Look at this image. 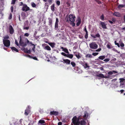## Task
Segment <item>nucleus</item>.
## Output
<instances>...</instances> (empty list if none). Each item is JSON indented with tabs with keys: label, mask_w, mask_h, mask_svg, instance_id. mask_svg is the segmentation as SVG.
Wrapping results in <instances>:
<instances>
[{
	"label": "nucleus",
	"mask_w": 125,
	"mask_h": 125,
	"mask_svg": "<svg viewBox=\"0 0 125 125\" xmlns=\"http://www.w3.org/2000/svg\"><path fill=\"white\" fill-rule=\"evenodd\" d=\"M112 50L115 52L118 53H119L120 52H118L117 50H116L115 48H113L112 49Z\"/></svg>",
	"instance_id": "obj_47"
},
{
	"label": "nucleus",
	"mask_w": 125,
	"mask_h": 125,
	"mask_svg": "<svg viewBox=\"0 0 125 125\" xmlns=\"http://www.w3.org/2000/svg\"><path fill=\"white\" fill-rule=\"evenodd\" d=\"M44 49L48 51H50L51 50L50 47L48 45L45 47Z\"/></svg>",
	"instance_id": "obj_26"
},
{
	"label": "nucleus",
	"mask_w": 125,
	"mask_h": 125,
	"mask_svg": "<svg viewBox=\"0 0 125 125\" xmlns=\"http://www.w3.org/2000/svg\"><path fill=\"white\" fill-rule=\"evenodd\" d=\"M52 23V20L51 19H49V23L50 25H51Z\"/></svg>",
	"instance_id": "obj_36"
},
{
	"label": "nucleus",
	"mask_w": 125,
	"mask_h": 125,
	"mask_svg": "<svg viewBox=\"0 0 125 125\" xmlns=\"http://www.w3.org/2000/svg\"><path fill=\"white\" fill-rule=\"evenodd\" d=\"M30 111L29 109H26L25 110L24 115H28L30 113Z\"/></svg>",
	"instance_id": "obj_17"
},
{
	"label": "nucleus",
	"mask_w": 125,
	"mask_h": 125,
	"mask_svg": "<svg viewBox=\"0 0 125 125\" xmlns=\"http://www.w3.org/2000/svg\"><path fill=\"white\" fill-rule=\"evenodd\" d=\"M35 46H33L32 48V50L34 52H35Z\"/></svg>",
	"instance_id": "obj_61"
},
{
	"label": "nucleus",
	"mask_w": 125,
	"mask_h": 125,
	"mask_svg": "<svg viewBox=\"0 0 125 125\" xmlns=\"http://www.w3.org/2000/svg\"><path fill=\"white\" fill-rule=\"evenodd\" d=\"M29 27H24L23 28V29L28 30L29 29Z\"/></svg>",
	"instance_id": "obj_56"
},
{
	"label": "nucleus",
	"mask_w": 125,
	"mask_h": 125,
	"mask_svg": "<svg viewBox=\"0 0 125 125\" xmlns=\"http://www.w3.org/2000/svg\"><path fill=\"white\" fill-rule=\"evenodd\" d=\"M58 112L54 111H51L50 112V115H54L55 116L58 115Z\"/></svg>",
	"instance_id": "obj_11"
},
{
	"label": "nucleus",
	"mask_w": 125,
	"mask_h": 125,
	"mask_svg": "<svg viewBox=\"0 0 125 125\" xmlns=\"http://www.w3.org/2000/svg\"><path fill=\"white\" fill-rule=\"evenodd\" d=\"M82 119L81 116H79L77 118L76 116H74L73 118L72 121L74 125H80V120Z\"/></svg>",
	"instance_id": "obj_1"
},
{
	"label": "nucleus",
	"mask_w": 125,
	"mask_h": 125,
	"mask_svg": "<svg viewBox=\"0 0 125 125\" xmlns=\"http://www.w3.org/2000/svg\"><path fill=\"white\" fill-rule=\"evenodd\" d=\"M71 64L72 65L73 67H75L76 63L72 61L71 63Z\"/></svg>",
	"instance_id": "obj_29"
},
{
	"label": "nucleus",
	"mask_w": 125,
	"mask_h": 125,
	"mask_svg": "<svg viewBox=\"0 0 125 125\" xmlns=\"http://www.w3.org/2000/svg\"><path fill=\"white\" fill-rule=\"evenodd\" d=\"M63 60L64 62V63H65L67 64H70L71 61L70 60L68 59H63Z\"/></svg>",
	"instance_id": "obj_13"
},
{
	"label": "nucleus",
	"mask_w": 125,
	"mask_h": 125,
	"mask_svg": "<svg viewBox=\"0 0 125 125\" xmlns=\"http://www.w3.org/2000/svg\"><path fill=\"white\" fill-rule=\"evenodd\" d=\"M3 43L4 45L6 47H9L10 45V42L9 40L3 39Z\"/></svg>",
	"instance_id": "obj_3"
},
{
	"label": "nucleus",
	"mask_w": 125,
	"mask_h": 125,
	"mask_svg": "<svg viewBox=\"0 0 125 125\" xmlns=\"http://www.w3.org/2000/svg\"><path fill=\"white\" fill-rule=\"evenodd\" d=\"M12 18V15L11 13H10V14L9 17V19L10 20Z\"/></svg>",
	"instance_id": "obj_50"
},
{
	"label": "nucleus",
	"mask_w": 125,
	"mask_h": 125,
	"mask_svg": "<svg viewBox=\"0 0 125 125\" xmlns=\"http://www.w3.org/2000/svg\"><path fill=\"white\" fill-rule=\"evenodd\" d=\"M105 58V56L104 55L101 56H99L97 59V60H99V59H100L102 60H103Z\"/></svg>",
	"instance_id": "obj_21"
},
{
	"label": "nucleus",
	"mask_w": 125,
	"mask_h": 125,
	"mask_svg": "<svg viewBox=\"0 0 125 125\" xmlns=\"http://www.w3.org/2000/svg\"><path fill=\"white\" fill-rule=\"evenodd\" d=\"M51 10L53 11H54L55 10L54 4H53L51 7Z\"/></svg>",
	"instance_id": "obj_27"
},
{
	"label": "nucleus",
	"mask_w": 125,
	"mask_h": 125,
	"mask_svg": "<svg viewBox=\"0 0 125 125\" xmlns=\"http://www.w3.org/2000/svg\"><path fill=\"white\" fill-rule=\"evenodd\" d=\"M45 123V122L44 120H40L39 121V123L42 124Z\"/></svg>",
	"instance_id": "obj_28"
},
{
	"label": "nucleus",
	"mask_w": 125,
	"mask_h": 125,
	"mask_svg": "<svg viewBox=\"0 0 125 125\" xmlns=\"http://www.w3.org/2000/svg\"><path fill=\"white\" fill-rule=\"evenodd\" d=\"M68 18L69 21L71 22H73L75 21V19L76 17L74 15H73L72 14H70L69 15Z\"/></svg>",
	"instance_id": "obj_6"
},
{
	"label": "nucleus",
	"mask_w": 125,
	"mask_h": 125,
	"mask_svg": "<svg viewBox=\"0 0 125 125\" xmlns=\"http://www.w3.org/2000/svg\"><path fill=\"white\" fill-rule=\"evenodd\" d=\"M61 54L62 55H63V56H65L66 57L67 54H65L64 52H62L61 53Z\"/></svg>",
	"instance_id": "obj_46"
},
{
	"label": "nucleus",
	"mask_w": 125,
	"mask_h": 125,
	"mask_svg": "<svg viewBox=\"0 0 125 125\" xmlns=\"http://www.w3.org/2000/svg\"><path fill=\"white\" fill-rule=\"evenodd\" d=\"M119 83L120 84L119 87L121 88H125V79L120 78L119 79Z\"/></svg>",
	"instance_id": "obj_2"
},
{
	"label": "nucleus",
	"mask_w": 125,
	"mask_h": 125,
	"mask_svg": "<svg viewBox=\"0 0 125 125\" xmlns=\"http://www.w3.org/2000/svg\"><path fill=\"white\" fill-rule=\"evenodd\" d=\"M62 123L61 122H59L58 123V125H62Z\"/></svg>",
	"instance_id": "obj_63"
},
{
	"label": "nucleus",
	"mask_w": 125,
	"mask_h": 125,
	"mask_svg": "<svg viewBox=\"0 0 125 125\" xmlns=\"http://www.w3.org/2000/svg\"><path fill=\"white\" fill-rule=\"evenodd\" d=\"M48 2L50 4H51L52 3V0H48Z\"/></svg>",
	"instance_id": "obj_51"
},
{
	"label": "nucleus",
	"mask_w": 125,
	"mask_h": 125,
	"mask_svg": "<svg viewBox=\"0 0 125 125\" xmlns=\"http://www.w3.org/2000/svg\"><path fill=\"white\" fill-rule=\"evenodd\" d=\"M113 15L116 17H121V14L118 12H115L113 14Z\"/></svg>",
	"instance_id": "obj_14"
},
{
	"label": "nucleus",
	"mask_w": 125,
	"mask_h": 125,
	"mask_svg": "<svg viewBox=\"0 0 125 125\" xmlns=\"http://www.w3.org/2000/svg\"><path fill=\"white\" fill-rule=\"evenodd\" d=\"M112 21L113 22H115L116 21V19L115 18H112Z\"/></svg>",
	"instance_id": "obj_58"
},
{
	"label": "nucleus",
	"mask_w": 125,
	"mask_h": 125,
	"mask_svg": "<svg viewBox=\"0 0 125 125\" xmlns=\"http://www.w3.org/2000/svg\"><path fill=\"white\" fill-rule=\"evenodd\" d=\"M63 51H64L66 53H67L69 54V53L68 49L66 48H64Z\"/></svg>",
	"instance_id": "obj_31"
},
{
	"label": "nucleus",
	"mask_w": 125,
	"mask_h": 125,
	"mask_svg": "<svg viewBox=\"0 0 125 125\" xmlns=\"http://www.w3.org/2000/svg\"><path fill=\"white\" fill-rule=\"evenodd\" d=\"M21 10L22 11L25 12H26L29 10H30V11H31L32 10L31 9H30L29 7L26 4L24 5L23 6Z\"/></svg>",
	"instance_id": "obj_5"
},
{
	"label": "nucleus",
	"mask_w": 125,
	"mask_h": 125,
	"mask_svg": "<svg viewBox=\"0 0 125 125\" xmlns=\"http://www.w3.org/2000/svg\"><path fill=\"white\" fill-rule=\"evenodd\" d=\"M80 125H85L86 124V122L84 119H83L82 120L80 121Z\"/></svg>",
	"instance_id": "obj_16"
},
{
	"label": "nucleus",
	"mask_w": 125,
	"mask_h": 125,
	"mask_svg": "<svg viewBox=\"0 0 125 125\" xmlns=\"http://www.w3.org/2000/svg\"><path fill=\"white\" fill-rule=\"evenodd\" d=\"M56 4L58 6H59L60 5V2L59 0H57L56 2Z\"/></svg>",
	"instance_id": "obj_38"
},
{
	"label": "nucleus",
	"mask_w": 125,
	"mask_h": 125,
	"mask_svg": "<svg viewBox=\"0 0 125 125\" xmlns=\"http://www.w3.org/2000/svg\"><path fill=\"white\" fill-rule=\"evenodd\" d=\"M25 52L29 54H30L31 53V52L30 50H28L27 51Z\"/></svg>",
	"instance_id": "obj_62"
},
{
	"label": "nucleus",
	"mask_w": 125,
	"mask_h": 125,
	"mask_svg": "<svg viewBox=\"0 0 125 125\" xmlns=\"http://www.w3.org/2000/svg\"><path fill=\"white\" fill-rule=\"evenodd\" d=\"M101 50V48H99L96 50L95 51L96 52H100Z\"/></svg>",
	"instance_id": "obj_60"
},
{
	"label": "nucleus",
	"mask_w": 125,
	"mask_h": 125,
	"mask_svg": "<svg viewBox=\"0 0 125 125\" xmlns=\"http://www.w3.org/2000/svg\"><path fill=\"white\" fill-rule=\"evenodd\" d=\"M9 36H6L4 38V39H9Z\"/></svg>",
	"instance_id": "obj_53"
},
{
	"label": "nucleus",
	"mask_w": 125,
	"mask_h": 125,
	"mask_svg": "<svg viewBox=\"0 0 125 125\" xmlns=\"http://www.w3.org/2000/svg\"><path fill=\"white\" fill-rule=\"evenodd\" d=\"M31 5L32 6L33 8L35 7L36 6V4L33 2L31 3Z\"/></svg>",
	"instance_id": "obj_33"
},
{
	"label": "nucleus",
	"mask_w": 125,
	"mask_h": 125,
	"mask_svg": "<svg viewBox=\"0 0 125 125\" xmlns=\"http://www.w3.org/2000/svg\"><path fill=\"white\" fill-rule=\"evenodd\" d=\"M115 45H117L118 47H120V46L121 47V49H124V48L123 47L124 46V44L122 42H121V43H120V45L119 44L116 42V41H115Z\"/></svg>",
	"instance_id": "obj_7"
},
{
	"label": "nucleus",
	"mask_w": 125,
	"mask_h": 125,
	"mask_svg": "<svg viewBox=\"0 0 125 125\" xmlns=\"http://www.w3.org/2000/svg\"><path fill=\"white\" fill-rule=\"evenodd\" d=\"M10 48L12 51H15L17 52H19V51L18 49L14 47H10Z\"/></svg>",
	"instance_id": "obj_18"
},
{
	"label": "nucleus",
	"mask_w": 125,
	"mask_h": 125,
	"mask_svg": "<svg viewBox=\"0 0 125 125\" xmlns=\"http://www.w3.org/2000/svg\"><path fill=\"white\" fill-rule=\"evenodd\" d=\"M55 27L56 30L58 28V23H55Z\"/></svg>",
	"instance_id": "obj_34"
},
{
	"label": "nucleus",
	"mask_w": 125,
	"mask_h": 125,
	"mask_svg": "<svg viewBox=\"0 0 125 125\" xmlns=\"http://www.w3.org/2000/svg\"><path fill=\"white\" fill-rule=\"evenodd\" d=\"M11 11V12H12L13 11V6H11L10 8Z\"/></svg>",
	"instance_id": "obj_54"
},
{
	"label": "nucleus",
	"mask_w": 125,
	"mask_h": 125,
	"mask_svg": "<svg viewBox=\"0 0 125 125\" xmlns=\"http://www.w3.org/2000/svg\"><path fill=\"white\" fill-rule=\"evenodd\" d=\"M83 66L85 68H86L88 67H89V66L88 65V64L87 63H85L84 64Z\"/></svg>",
	"instance_id": "obj_32"
},
{
	"label": "nucleus",
	"mask_w": 125,
	"mask_h": 125,
	"mask_svg": "<svg viewBox=\"0 0 125 125\" xmlns=\"http://www.w3.org/2000/svg\"><path fill=\"white\" fill-rule=\"evenodd\" d=\"M29 35V34L28 33H27L24 34V36L25 37H28Z\"/></svg>",
	"instance_id": "obj_43"
},
{
	"label": "nucleus",
	"mask_w": 125,
	"mask_h": 125,
	"mask_svg": "<svg viewBox=\"0 0 125 125\" xmlns=\"http://www.w3.org/2000/svg\"><path fill=\"white\" fill-rule=\"evenodd\" d=\"M31 58H32L34 60H38L37 58L36 57H31Z\"/></svg>",
	"instance_id": "obj_49"
},
{
	"label": "nucleus",
	"mask_w": 125,
	"mask_h": 125,
	"mask_svg": "<svg viewBox=\"0 0 125 125\" xmlns=\"http://www.w3.org/2000/svg\"><path fill=\"white\" fill-rule=\"evenodd\" d=\"M99 54L98 52H93L92 53V55L94 56H96L98 55Z\"/></svg>",
	"instance_id": "obj_35"
},
{
	"label": "nucleus",
	"mask_w": 125,
	"mask_h": 125,
	"mask_svg": "<svg viewBox=\"0 0 125 125\" xmlns=\"http://www.w3.org/2000/svg\"><path fill=\"white\" fill-rule=\"evenodd\" d=\"M74 54L78 59H79L81 57L80 53L78 52H77V53L76 52Z\"/></svg>",
	"instance_id": "obj_15"
},
{
	"label": "nucleus",
	"mask_w": 125,
	"mask_h": 125,
	"mask_svg": "<svg viewBox=\"0 0 125 125\" xmlns=\"http://www.w3.org/2000/svg\"><path fill=\"white\" fill-rule=\"evenodd\" d=\"M28 50V49L27 48H25L24 47L23 49V50L24 51V52H25L27 51Z\"/></svg>",
	"instance_id": "obj_44"
},
{
	"label": "nucleus",
	"mask_w": 125,
	"mask_h": 125,
	"mask_svg": "<svg viewBox=\"0 0 125 125\" xmlns=\"http://www.w3.org/2000/svg\"><path fill=\"white\" fill-rule=\"evenodd\" d=\"M124 90H118L117 91V92H120L121 93V94L123 93L124 92Z\"/></svg>",
	"instance_id": "obj_42"
},
{
	"label": "nucleus",
	"mask_w": 125,
	"mask_h": 125,
	"mask_svg": "<svg viewBox=\"0 0 125 125\" xmlns=\"http://www.w3.org/2000/svg\"><path fill=\"white\" fill-rule=\"evenodd\" d=\"M110 60V59L109 58L105 59L104 60V61L107 62H108Z\"/></svg>",
	"instance_id": "obj_37"
},
{
	"label": "nucleus",
	"mask_w": 125,
	"mask_h": 125,
	"mask_svg": "<svg viewBox=\"0 0 125 125\" xmlns=\"http://www.w3.org/2000/svg\"><path fill=\"white\" fill-rule=\"evenodd\" d=\"M78 22L76 24L77 26H79L81 23V19L80 18H78Z\"/></svg>",
	"instance_id": "obj_24"
},
{
	"label": "nucleus",
	"mask_w": 125,
	"mask_h": 125,
	"mask_svg": "<svg viewBox=\"0 0 125 125\" xmlns=\"http://www.w3.org/2000/svg\"><path fill=\"white\" fill-rule=\"evenodd\" d=\"M24 4L22 2H20V6H23Z\"/></svg>",
	"instance_id": "obj_64"
},
{
	"label": "nucleus",
	"mask_w": 125,
	"mask_h": 125,
	"mask_svg": "<svg viewBox=\"0 0 125 125\" xmlns=\"http://www.w3.org/2000/svg\"><path fill=\"white\" fill-rule=\"evenodd\" d=\"M125 6V5L120 4L118 5L117 7L118 9H120L121 8H123Z\"/></svg>",
	"instance_id": "obj_30"
},
{
	"label": "nucleus",
	"mask_w": 125,
	"mask_h": 125,
	"mask_svg": "<svg viewBox=\"0 0 125 125\" xmlns=\"http://www.w3.org/2000/svg\"><path fill=\"white\" fill-rule=\"evenodd\" d=\"M88 114L86 111H85L84 113V115L83 116V117L84 118H87L88 116Z\"/></svg>",
	"instance_id": "obj_20"
},
{
	"label": "nucleus",
	"mask_w": 125,
	"mask_h": 125,
	"mask_svg": "<svg viewBox=\"0 0 125 125\" xmlns=\"http://www.w3.org/2000/svg\"><path fill=\"white\" fill-rule=\"evenodd\" d=\"M85 57L86 58H92V55L90 54H87L85 56Z\"/></svg>",
	"instance_id": "obj_25"
},
{
	"label": "nucleus",
	"mask_w": 125,
	"mask_h": 125,
	"mask_svg": "<svg viewBox=\"0 0 125 125\" xmlns=\"http://www.w3.org/2000/svg\"><path fill=\"white\" fill-rule=\"evenodd\" d=\"M85 38L86 39H87L88 38V33H85V35L84 36Z\"/></svg>",
	"instance_id": "obj_48"
},
{
	"label": "nucleus",
	"mask_w": 125,
	"mask_h": 125,
	"mask_svg": "<svg viewBox=\"0 0 125 125\" xmlns=\"http://www.w3.org/2000/svg\"><path fill=\"white\" fill-rule=\"evenodd\" d=\"M95 1L98 4H101V2L100 0H96Z\"/></svg>",
	"instance_id": "obj_41"
},
{
	"label": "nucleus",
	"mask_w": 125,
	"mask_h": 125,
	"mask_svg": "<svg viewBox=\"0 0 125 125\" xmlns=\"http://www.w3.org/2000/svg\"><path fill=\"white\" fill-rule=\"evenodd\" d=\"M19 44L20 45L24 47H26L27 44L26 42H23L21 40V38L20 39L19 42Z\"/></svg>",
	"instance_id": "obj_8"
},
{
	"label": "nucleus",
	"mask_w": 125,
	"mask_h": 125,
	"mask_svg": "<svg viewBox=\"0 0 125 125\" xmlns=\"http://www.w3.org/2000/svg\"><path fill=\"white\" fill-rule=\"evenodd\" d=\"M16 0H12L11 1V4H14L15 3Z\"/></svg>",
	"instance_id": "obj_40"
},
{
	"label": "nucleus",
	"mask_w": 125,
	"mask_h": 125,
	"mask_svg": "<svg viewBox=\"0 0 125 125\" xmlns=\"http://www.w3.org/2000/svg\"><path fill=\"white\" fill-rule=\"evenodd\" d=\"M9 32L10 34H13L14 32V30L12 26L11 25L9 26Z\"/></svg>",
	"instance_id": "obj_9"
},
{
	"label": "nucleus",
	"mask_w": 125,
	"mask_h": 125,
	"mask_svg": "<svg viewBox=\"0 0 125 125\" xmlns=\"http://www.w3.org/2000/svg\"><path fill=\"white\" fill-rule=\"evenodd\" d=\"M107 47L109 48V49H110L111 48L110 46V45L109 44H108L107 45Z\"/></svg>",
	"instance_id": "obj_59"
},
{
	"label": "nucleus",
	"mask_w": 125,
	"mask_h": 125,
	"mask_svg": "<svg viewBox=\"0 0 125 125\" xmlns=\"http://www.w3.org/2000/svg\"><path fill=\"white\" fill-rule=\"evenodd\" d=\"M15 44L17 46H19V43H18V42L17 41V40H15Z\"/></svg>",
	"instance_id": "obj_57"
},
{
	"label": "nucleus",
	"mask_w": 125,
	"mask_h": 125,
	"mask_svg": "<svg viewBox=\"0 0 125 125\" xmlns=\"http://www.w3.org/2000/svg\"><path fill=\"white\" fill-rule=\"evenodd\" d=\"M90 48L93 49H96L97 48L98 45L95 42H92L89 44Z\"/></svg>",
	"instance_id": "obj_4"
},
{
	"label": "nucleus",
	"mask_w": 125,
	"mask_h": 125,
	"mask_svg": "<svg viewBox=\"0 0 125 125\" xmlns=\"http://www.w3.org/2000/svg\"><path fill=\"white\" fill-rule=\"evenodd\" d=\"M104 16L103 14H102L100 17V19L102 20H104Z\"/></svg>",
	"instance_id": "obj_39"
},
{
	"label": "nucleus",
	"mask_w": 125,
	"mask_h": 125,
	"mask_svg": "<svg viewBox=\"0 0 125 125\" xmlns=\"http://www.w3.org/2000/svg\"><path fill=\"white\" fill-rule=\"evenodd\" d=\"M48 44L52 48L54 47L55 45L54 43L52 42H48Z\"/></svg>",
	"instance_id": "obj_22"
},
{
	"label": "nucleus",
	"mask_w": 125,
	"mask_h": 125,
	"mask_svg": "<svg viewBox=\"0 0 125 125\" xmlns=\"http://www.w3.org/2000/svg\"><path fill=\"white\" fill-rule=\"evenodd\" d=\"M84 31H85L86 33H88V32L87 31V30L86 27V26H85L84 28Z\"/></svg>",
	"instance_id": "obj_45"
},
{
	"label": "nucleus",
	"mask_w": 125,
	"mask_h": 125,
	"mask_svg": "<svg viewBox=\"0 0 125 125\" xmlns=\"http://www.w3.org/2000/svg\"><path fill=\"white\" fill-rule=\"evenodd\" d=\"M113 73L112 72L110 71V72H109L108 73V74L109 75H112V74H113Z\"/></svg>",
	"instance_id": "obj_52"
},
{
	"label": "nucleus",
	"mask_w": 125,
	"mask_h": 125,
	"mask_svg": "<svg viewBox=\"0 0 125 125\" xmlns=\"http://www.w3.org/2000/svg\"><path fill=\"white\" fill-rule=\"evenodd\" d=\"M96 76L97 77H101L102 78H107L110 77V76L109 75H108L107 76H104V75L102 73L99 74H98Z\"/></svg>",
	"instance_id": "obj_10"
},
{
	"label": "nucleus",
	"mask_w": 125,
	"mask_h": 125,
	"mask_svg": "<svg viewBox=\"0 0 125 125\" xmlns=\"http://www.w3.org/2000/svg\"><path fill=\"white\" fill-rule=\"evenodd\" d=\"M91 36L94 38H95L96 37L100 38V36L99 33H97L96 34L95 36L91 34Z\"/></svg>",
	"instance_id": "obj_19"
},
{
	"label": "nucleus",
	"mask_w": 125,
	"mask_h": 125,
	"mask_svg": "<svg viewBox=\"0 0 125 125\" xmlns=\"http://www.w3.org/2000/svg\"><path fill=\"white\" fill-rule=\"evenodd\" d=\"M59 22L58 19L57 18H56V21L55 23H58Z\"/></svg>",
	"instance_id": "obj_55"
},
{
	"label": "nucleus",
	"mask_w": 125,
	"mask_h": 125,
	"mask_svg": "<svg viewBox=\"0 0 125 125\" xmlns=\"http://www.w3.org/2000/svg\"><path fill=\"white\" fill-rule=\"evenodd\" d=\"M100 24L101 25L102 28L103 29H106V24H105L104 22L101 21Z\"/></svg>",
	"instance_id": "obj_12"
},
{
	"label": "nucleus",
	"mask_w": 125,
	"mask_h": 125,
	"mask_svg": "<svg viewBox=\"0 0 125 125\" xmlns=\"http://www.w3.org/2000/svg\"><path fill=\"white\" fill-rule=\"evenodd\" d=\"M73 54H67L66 57L71 59L73 58Z\"/></svg>",
	"instance_id": "obj_23"
}]
</instances>
